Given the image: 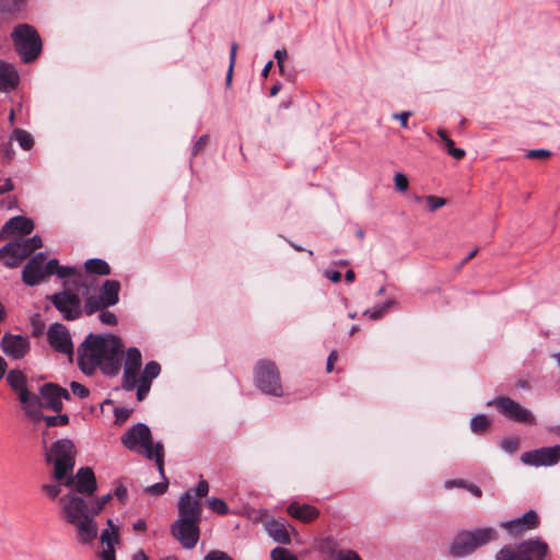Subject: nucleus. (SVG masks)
<instances>
[{
    "instance_id": "f257e3e1",
    "label": "nucleus",
    "mask_w": 560,
    "mask_h": 560,
    "mask_svg": "<svg viewBox=\"0 0 560 560\" xmlns=\"http://www.w3.org/2000/svg\"><path fill=\"white\" fill-rule=\"evenodd\" d=\"M122 342L115 335L89 334L78 348V365L85 375L97 368L107 376H115L121 366Z\"/></svg>"
},
{
    "instance_id": "f03ea898",
    "label": "nucleus",
    "mask_w": 560,
    "mask_h": 560,
    "mask_svg": "<svg viewBox=\"0 0 560 560\" xmlns=\"http://www.w3.org/2000/svg\"><path fill=\"white\" fill-rule=\"evenodd\" d=\"M178 517L171 525L172 536L185 549L196 547L200 537L202 504L192 497L191 489L184 492L177 503Z\"/></svg>"
},
{
    "instance_id": "7ed1b4c3",
    "label": "nucleus",
    "mask_w": 560,
    "mask_h": 560,
    "mask_svg": "<svg viewBox=\"0 0 560 560\" xmlns=\"http://www.w3.org/2000/svg\"><path fill=\"white\" fill-rule=\"evenodd\" d=\"M61 511L66 522L74 526L79 539L89 544L97 536L95 514L90 501L77 495L66 494L60 498Z\"/></svg>"
},
{
    "instance_id": "20e7f679",
    "label": "nucleus",
    "mask_w": 560,
    "mask_h": 560,
    "mask_svg": "<svg viewBox=\"0 0 560 560\" xmlns=\"http://www.w3.org/2000/svg\"><path fill=\"white\" fill-rule=\"evenodd\" d=\"M121 444L129 451L141 452L147 459L154 460L160 475H163L164 446L161 442L153 444L150 428L136 423L121 436Z\"/></svg>"
},
{
    "instance_id": "39448f33",
    "label": "nucleus",
    "mask_w": 560,
    "mask_h": 560,
    "mask_svg": "<svg viewBox=\"0 0 560 560\" xmlns=\"http://www.w3.org/2000/svg\"><path fill=\"white\" fill-rule=\"evenodd\" d=\"M77 450L69 439H60L47 445L44 442V457L48 465H52L54 478L63 481L72 474L75 465Z\"/></svg>"
},
{
    "instance_id": "423d86ee",
    "label": "nucleus",
    "mask_w": 560,
    "mask_h": 560,
    "mask_svg": "<svg viewBox=\"0 0 560 560\" xmlns=\"http://www.w3.org/2000/svg\"><path fill=\"white\" fill-rule=\"evenodd\" d=\"M11 38L15 51L23 62H33L40 55L43 44L34 26L30 24L16 25L11 33Z\"/></svg>"
},
{
    "instance_id": "0eeeda50",
    "label": "nucleus",
    "mask_w": 560,
    "mask_h": 560,
    "mask_svg": "<svg viewBox=\"0 0 560 560\" xmlns=\"http://www.w3.org/2000/svg\"><path fill=\"white\" fill-rule=\"evenodd\" d=\"M10 388L16 394L21 407L27 418H35L39 415L40 399L27 387V376L19 369H12L5 374Z\"/></svg>"
},
{
    "instance_id": "6e6552de",
    "label": "nucleus",
    "mask_w": 560,
    "mask_h": 560,
    "mask_svg": "<svg viewBox=\"0 0 560 560\" xmlns=\"http://www.w3.org/2000/svg\"><path fill=\"white\" fill-rule=\"evenodd\" d=\"M255 382L256 386L267 395L275 397H281L283 395L280 375L272 361L260 360L257 362Z\"/></svg>"
},
{
    "instance_id": "1a4fd4ad",
    "label": "nucleus",
    "mask_w": 560,
    "mask_h": 560,
    "mask_svg": "<svg viewBox=\"0 0 560 560\" xmlns=\"http://www.w3.org/2000/svg\"><path fill=\"white\" fill-rule=\"evenodd\" d=\"M48 299L66 320H75L83 313L79 295L71 290L56 292Z\"/></svg>"
},
{
    "instance_id": "9d476101",
    "label": "nucleus",
    "mask_w": 560,
    "mask_h": 560,
    "mask_svg": "<svg viewBox=\"0 0 560 560\" xmlns=\"http://www.w3.org/2000/svg\"><path fill=\"white\" fill-rule=\"evenodd\" d=\"M488 405H494L503 416L516 422L527 424H533L535 422L532 412L510 397H498L494 400L489 401Z\"/></svg>"
},
{
    "instance_id": "9b49d317",
    "label": "nucleus",
    "mask_w": 560,
    "mask_h": 560,
    "mask_svg": "<svg viewBox=\"0 0 560 560\" xmlns=\"http://www.w3.org/2000/svg\"><path fill=\"white\" fill-rule=\"evenodd\" d=\"M39 399L42 409L46 408L54 412L62 410V400H69L71 398L70 393L55 383H46L39 387Z\"/></svg>"
},
{
    "instance_id": "f8f14e48",
    "label": "nucleus",
    "mask_w": 560,
    "mask_h": 560,
    "mask_svg": "<svg viewBox=\"0 0 560 560\" xmlns=\"http://www.w3.org/2000/svg\"><path fill=\"white\" fill-rule=\"evenodd\" d=\"M521 460L527 466H553L560 460V445L525 452L522 454Z\"/></svg>"
},
{
    "instance_id": "ddd939ff",
    "label": "nucleus",
    "mask_w": 560,
    "mask_h": 560,
    "mask_svg": "<svg viewBox=\"0 0 560 560\" xmlns=\"http://www.w3.org/2000/svg\"><path fill=\"white\" fill-rule=\"evenodd\" d=\"M47 339L50 347L59 353L67 354L70 358L73 355V343L71 340L68 328L60 323H55L49 326L47 331Z\"/></svg>"
},
{
    "instance_id": "4468645a",
    "label": "nucleus",
    "mask_w": 560,
    "mask_h": 560,
    "mask_svg": "<svg viewBox=\"0 0 560 560\" xmlns=\"http://www.w3.org/2000/svg\"><path fill=\"white\" fill-rule=\"evenodd\" d=\"M66 487H73L78 493L85 495H93L97 490V483L95 479V475L90 467H81L75 476L70 474L65 479Z\"/></svg>"
},
{
    "instance_id": "2eb2a0df",
    "label": "nucleus",
    "mask_w": 560,
    "mask_h": 560,
    "mask_svg": "<svg viewBox=\"0 0 560 560\" xmlns=\"http://www.w3.org/2000/svg\"><path fill=\"white\" fill-rule=\"evenodd\" d=\"M25 238L9 242L0 248V260L8 268L18 267L32 252Z\"/></svg>"
},
{
    "instance_id": "dca6fc26",
    "label": "nucleus",
    "mask_w": 560,
    "mask_h": 560,
    "mask_svg": "<svg viewBox=\"0 0 560 560\" xmlns=\"http://www.w3.org/2000/svg\"><path fill=\"white\" fill-rule=\"evenodd\" d=\"M2 352L12 360H22L31 350V342L22 335L4 334L0 341Z\"/></svg>"
},
{
    "instance_id": "f3484780",
    "label": "nucleus",
    "mask_w": 560,
    "mask_h": 560,
    "mask_svg": "<svg viewBox=\"0 0 560 560\" xmlns=\"http://www.w3.org/2000/svg\"><path fill=\"white\" fill-rule=\"evenodd\" d=\"M45 261L44 253H37L27 261L22 270V280L26 285L35 287L46 279Z\"/></svg>"
},
{
    "instance_id": "a211bd4d",
    "label": "nucleus",
    "mask_w": 560,
    "mask_h": 560,
    "mask_svg": "<svg viewBox=\"0 0 560 560\" xmlns=\"http://www.w3.org/2000/svg\"><path fill=\"white\" fill-rule=\"evenodd\" d=\"M539 525V517L534 510H529L523 516L512 521L501 523L511 535L518 536L527 530L537 528Z\"/></svg>"
},
{
    "instance_id": "6ab92c4d",
    "label": "nucleus",
    "mask_w": 560,
    "mask_h": 560,
    "mask_svg": "<svg viewBox=\"0 0 560 560\" xmlns=\"http://www.w3.org/2000/svg\"><path fill=\"white\" fill-rule=\"evenodd\" d=\"M518 546L521 560H546L548 545L539 538L524 540Z\"/></svg>"
},
{
    "instance_id": "aec40b11",
    "label": "nucleus",
    "mask_w": 560,
    "mask_h": 560,
    "mask_svg": "<svg viewBox=\"0 0 560 560\" xmlns=\"http://www.w3.org/2000/svg\"><path fill=\"white\" fill-rule=\"evenodd\" d=\"M20 83V74L16 68L0 59V92L10 93L14 91Z\"/></svg>"
},
{
    "instance_id": "412c9836",
    "label": "nucleus",
    "mask_w": 560,
    "mask_h": 560,
    "mask_svg": "<svg viewBox=\"0 0 560 560\" xmlns=\"http://www.w3.org/2000/svg\"><path fill=\"white\" fill-rule=\"evenodd\" d=\"M476 550L470 541V538L467 534V532H462L457 534L451 545L448 546V553L453 558H464L471 553H474Z\"/></svg>"
},
{
    "instance_id": "4be33fe9",
    "label": "nucleus",
    "mask_w": 560,
    "mask_h": 560,
    "mask_svg": "<svg viewBox=\"0 0 560 560\" xmlns=\"http://www.w3.org/2000/svg\"><path fill=\"white\" fill-rule=\"evenodd\" d=\"M34 230V223L31 219L22 215H15L8 220L3 225V232L10 235H28Z\"/></svg>"
},
{
    "instance_id": "5701e85b",
    "label": "nucleus",
    "mask_w": 560,
    "mask_h": 560,
    "mask_svg": "<svg viewBox=\"0 0 560 560\" xmlns=\"http://www.w3.org/2000/svg\"><path fill=\"white\" fill-rule=\"evenodd\" d=\"M467 534L475 550L499 538V533L493 527H480L474 530H467Z\"/></svg>"
},
{
    "instance_id": "b1692460",
    "label": "nucleus",
    "mask_w": 560,
    "mask_h": 560,
    "mask_svg": "<svg viewBox=\"0 0 560 560\" xmlns=\"http://www.w3.org/2000/svg\"><path fill=\"white\" fill-rule=\"evenodd\" d=\"M288 513L304 523H310L318 517L319 511L310 504H299L296 502L291 503L288 506Z\"/></svg>"
},
{
    "instance_id": "393cba45",
    "label": "nucleus",
    "mask_w": 560,
    "mask_h": 560,
    "mask_svg": "<svg viewBox=\"0 0 560 560\" xmlns=\"http://www.w3.org/2000/svg\"><path fill=\"white\" fill-rule=\"evenodd\" d=\"M266 530L268 535L278 544L289 545L291 542L285 522L272 520L266 524Z\"/></svg>"
},
{
    "instance_id": "a878e982",
    "label": "nucleus",
    "mask_w": 560,
    "mask_h": 560,
    "mask_svg": "<svg viewBox=\"0 0 560 560\" xmlns=\"http://www.w3.org/2000/svg\"><path fill=\"white\" fill-rule=\"evenodd\" d=\"M120 283L117 280H105L100 288L98 294L108 306L116 305L119 301Z\"/></svg>"
},
{
    "instance_id": "bb28decb",
    "label": "nucleus",
    "mask_w": 560,
    "mask_h": 560,
    "mask_svg": "<svg viewBox=\"0 0 560 560\" xmlns=\"http://www.w3.org/2000/svg\"><path fill=\"white\" fill-rule=\"evenodd\" d=\"M84 268H85L86 273H90V275H98V276L110 275L109 265L101 258L88 259L84 264Z\"/></svg>"
},
{
    "instance_id": "cd10ccee",
    "label": "nucleus",
    "mask_w": 560,
    "mask_h": 560,
    "mask_svg": "<svg viewBox=\"0 0 560 560\" xmlns=\"http://www.w3.org/2000/svg\"><path fill=\"white\" fill-rule=\"evenodd\" d=\"M30 420L36 421H45L48 428L50 427H65L69 423L68 415H58V416H45L42 412V406L39 407V415L35 418H28Z\"/></svg>"
},
{
    "instance_id": "c85d7f7f",
    "label": "nucleus",
    "mask_w": 560,
    "mask_h": 560,
    "mask_svg": "<svg viewBox=\"0 0 560 560\" xmlns=\"http://www.w3.org/2000/svg\"><path fill=\"white\" fill-rule=\"evenodd\" d=\"M109 307L107 304H105L104 300L100 294L96 295H89L85 299V303L83 306V312L90 316L93 315L96 312L103 311L105 308Z\"/></svg>"
},
{
    "instance_id": "c756f323",
    "label": "nucleus",
    "mask_w": 560,
    "mask_h": 560,
    "mask_svg": "<svg viewBox=\"0 0 560 560\" xmlns=\"http://www.w3.org/2000/svg\"><path fill=\"white\" fill-rule=\"evenodd\" d=\"M139 371L140 369L124 365L122 388L125 390L130 392L136 388L140 377Z\"/></svg>"
},
{
    "instance_id": "7c9ffc66",
    "label": "nucleus",
    "mask_w": 560,
    "mask_h": 560,
    "mask_svg": "<svg viewBox=\"0 0 560 560\" xmlns=\"http://www.w3.org/2000/svg\"><path fill=\"white\" fill-rule=\"evenodd\" d=\"M107 526L108 528L104 529L101 534V540L107 548L112 549L118 539V528L112 520H107Z\"/></svg>"
},
{
    "instance_id": "2f4dec72",
    "label": "nucleus",
    "mask_w": 560,
    "mask_h": 560,
    "mask_svg": "<svg viewBox=\"0 0 560 560\" xmlns=\"http://www.w3.org/2000/svg\"><path fill=\"white\" fill-rule=\"evenodd\" d=\"M12 139H14L19 143V145L25 151L31 150L34 145V139L32 135L24 129H14L12 133Z\"/></svg>"
},
{
    "instance_id": "473e14b6",
    "label": "nucleus",
    "mask_w": 560,
    "mask_h": 560,
    "mask_svg": "<svg viewBox=\"0 0 560 560\" xmlns=\"http://www.w3.org/2000/svg\"><path fill=\"white\" fill-rule=\"evenodd\" d=\"M495 560H521L520 546L505 545L497 553Z\"/></svg>"
},
{
    "instance_id": "72a5a7b5",
    "label": "nucleus",
    "mask_w": 560,
    "mask_h": 560,
    "mask_svg": "<svg viewBox=\"0 0 560 560\" xmlns=\"http://www.w3.org/2000/svg\"><path fill=\"white\" fill-rule=\"evenodd\" d=\"M142 364L141 352L138 348L131 347L126 352L125 366L140 369Z\"/></svg>"
},
{
    "instance_id": "f704fd0d",
    "label": "nucleus",
    "mask_w": 560,
    "mask_h": 560,
    "mask_svg": "<svg viewBox=\"0 0 560 560\" xmlns=\"http://www.w3.org/2000/svg\"><path fill=\"white\" fill-rule=\"evenodd\" d=\"M162 481L156 482L154 485L148 486L144 488V492L152 494V495H162L164 494L168 489V479L165 476V472L163 471V475H161Z\"/></svg>"
},
{
    "instance_id": "c9c22d12",
    "label": "nucleus",
    "mask_w": 560,
    "mask_h": 560,
    "mask_svg": "<svg viewBox=\"0 0 560 560\" xmlns=\"http://www.w3.org/2000/svg\"><path fill=\"white\" fill-rule=\"evenodd\" d=\"M24 5V0H2L0 11L7 14H13L21 11Z\"/></svg>"
},
{
    "instance_id": "e433bc0d",
    "label": "nucleus",
    "mask_w": 560,
    "mask_h": 560,
    "mask_svg": "<svg viewBox=\"0 0 560 560\" xmlns=\"http://www.w3.org/2000/svg\"><path fill=\"white\" fill-rule=\"evenodd\" d=\"M161 372V366L156 361H150L145 364L144 370L140 377H144L148 382L152 383V380L158 377Z\"/></svg>"
},
{
    "instance_id": "4c0bfd02",
    "label": "nucleus",
    "mask_w": 560,
    "mask_h": 560,
    "mask_svg": "<svg viewBox=\"0 0 560 560\" xmlns=\"http://www.w3.org/2000/svg\"><path fill=\"white\" fill-rule=\"evenodd\" d=\"M489 427V420L483 415L475 416L470 421L471 431L475 433H481Z\"/></svg>"
},
{
    "instance_id": "58836bf2",
    "label": "nucleus",
    "mask_w": 560,
    "mask_h": 560,
    "mask_svg": "<svg viewBox=\"0 0 560 560\" xmlns=\"http://www.w3.org/2000/svg\"><path fill=\"white\" fill-rule=\"evenodd\" d=\"M207 502H208V508L212 512L220 514V515H225L228 513V505L223 500L218 499V498H209L207 500Z\"/></svg>"
},
{
    "instance_id": "ea45409f",
    "label": "nucleus",
    "mask_w": 560,
    "mask_h": 560,
    "mask_svg": "<svg viewBox=\"0 0 560 560\" xmlns=\"http://www.w3.org/2000/svg\"><path fill=\"white\" fill-rule=\"evenodd\" d=\"M151 382H148L147 378L144 377H139V382L137 383L136 387H137V399L139 401L143 400L148 393L150 392V388H151Z\"/></svg>"
},
{
    "instance_id": "a19ab883",
    "label": "nucleus",
    "mask_w": 560,
    "mask_h": 560,
    "mask_svg": "<svg viewBox=\"0 0 560 560\" xmlns=\"http://www.w3.org/2000/svg\"><path fill=\"white\" fill-rule=\"evenodd\" d=\"M238 49V45L236 43H232L231 50H230V66L226 73V85H230L232 82V75H233V68L236 60V52Z\"/></svg>"
},
{
    "instance_id": "79ce46f5",
    "label": "nucleus",
    "mask_w": 560,
    "mask_h": 560,
    "mask_svg": "<svg viewBox=\"0 0 560 560\" xmlns=\"http://www.w3.org/2000/svg\"><path fill=\"white\" fill-rule=\"evenodd\" d=\"M272 560H298L288 549L277 547L271 551Z\"/></svg>"
},
{
    "instance_id": "37998d69",
    "label": "nucleus",
    "mask_w": 560,
    "mask_h": 560,
    "mask_svg": "<svg viewBox=\"0 0 560 560\" xmlns=\"http://www.w3.org/2000/svg\"><path fill=\"white\" fill-rule=\"evenodd\" d=\"M110 499H112V494L107 493L94 501L93 500L90 501L95 516L105 508V505L109 502Z\"/></svg>"
},
{
    "instance_id": "c03bdc74",
    "label": "nucleus",
    "mask_w": 560,
    "mask_h": 560,
    "mask_svg": "<svg viewBox=\"0 0 560 560\" xmlns=\"http://www.w3.org/2000/svg\"><path fill=\"white\" fill-rule=\"evenodd\" d=\"M424 200L427 201L429 210L432 212L446 205L445 198L436 197V196H432V195L427 196L424 198Z\"/></svg>"
},
{
    "instance_id": "a18cd8bd",
    "label": "nucleus",
    "mask_w": 560,
    "mask_h": 560,
    "mask_svg": "<svg viewBox=\"0 0 560 560\" xmlns=\"http://www.w3.org/2000/svg\"><path fill=\"white\" fill-rule=\"evenodd\" d=\"M447 150V153L453 156L455 160H462L465 156V151L459 148H455L454 141L450 138L444 143Z\"/></svg>"
},
{
    "instance_id": "49530a36",
    "label": "nucleus",
    "mask_w": 560,
    "mask_h": 560,
    "mask_svg": "<svg viewBox=\"0 0 560 560\" xmlns=\"http://www.w3.org/2000/svg\"><path fill=\"white\" fill-rule=\"evenodd\" d=\"M191 492L192 497L196 498L199 502H201L200 499L205 498L209 492V483L206 480L201 479L198 482L196 489L191 490Z\"/></svg>"
},
{
    "instance_id": "de8ad7c7",
    "label": "nucleus",
    "mask_w": 560,
    "mask_h": 560,
    "mask_svg": "<svg viewBox=\"0 0 560 560\" xmlns=\"http://www.w3.org/2000/svg\"><path fill=\"white\" fill-rule=\"evenodd\" d=\"M70 388L73 395L78 396L80 399H84L90 395L89 388L78 382H71Z\"/></svg>"
},
{
    "instance_id": "09e8293b",
    "label": "nucleus",
    "mask_w": 560,
    "mask_h": 560,
    "mask_svg": "<svg viewBox=\"0 0 560 560\" xmlns=\"http://www.w3.org/2000/svg\"><path fill=\"white\" fill-rule=\"evenodd\" d=\"M395 188L398 191H406L409 187V180L402 173H396L394 177Z\"/></svg>"
},
{
    "instance_id": "8fccbe9b",
    "label": "nucleus",
    "mask_w": 560,
    "mask_h": 560,
    "mask_svg": "<svg viewBox=\"0 0 560 560\" xmlns=\"http://www.w3.org/2000/svg\"><path fill=\"white\" fill-rule=\"evenodd\" d=\"M518 439L517 438H509V439H504L502 442H501V447L506 452V453H515L518 448Z\"/></svg>"
},
{
    "instance_id": "3c124183",
    "label": "nucleus",
    "mask_w": 560,
    "mask_h": 560,
    "mask_svg": "<svg viewBox=\"0 0 560 560\" xmlns=\"http://www.w3.org/2000/svg\"><path fill=\"white\" fill-rule=\"evenodd\" d=\"M98 318L104 325L114 326L117 324V317L113 312L109 311H100Z\"/></svg>"
},
{
    "instance_id": "603ef678",
    "label": "nucleus",
    "mask_w": 560,
    "mask_h": 560,
    "mask_svg": "<svg viewBox=\"0 0 560 560\" xmlns=\"http://www.w3.org/2000/svg\"><path fill=\"white\" fill-rule=\"evenodd\" d=\"M43 491L51 499H56L61 492L60 483H48L43 486Z\"/></svg>"
},
{
    "instance_id": "864d4df0",
    "label": "nucleus",
    "mask_w": 560,
    "mask_h": 560,
    "mask_svg": "<svg viewBox=\"0 0 560 560\" xmlns=\"http://www.w3.org/2000/svg\"><path fill=\"white\" fill-rule=\"evenodd\" d=\"M44 268H45L46 278H48L51 275L58 273L60 264H59L58 259L52 258V259L48 260L46 264H44Z\"/></svg>"
},
{
    "instance_id": "5fc2aeb1",
    "label": "nucleus",
    "mask_w": 560,
    "mask_h": 560,
    "mask_svg": "<svg viewBox=\"0 0 560 560\" xmlns=\"http://www.w3.org/2000/svg\"><path fill=\"white\" fill-rule=\"evenodd\" d=\"M390 303L392 302H387L386 304H384L381 307L374 308L372 311H365L364 315H369V317L374 320L380 319L385 314V312Z\"/></svg>"
},
{
    "instance_id": "6e6d98bb",
    "label": "nucleus",
    "mask_w": 560,
    "mask_h": 560,
    "mask_svg": "<svg viewBox=\"0 0 560 560\" xmlns=\"http://www.w3.org/2000/svg\"><path fill=\"white\" fill-rule=\"evenodd\" d=\"M203 560H233L226 552L222 550H212L207 553Z\"/></svg>"
},
{
    "instance_id": "4d7b16f0",
    "label": "nucleus",
    "mask_w": 560,
    "mask_h": 560,
    "mask_svg": "<svg viewBox=\"0 0 560 560\" xmlns=\"http://www.w3.org/2000/svg\"><path fill=\"white\" fill-rule=\"evenodd\" d=\"M550 155H551L550 151L545 150V149L529 150L526 153V158L535 159V160L546 159V158H549Z\"/></svg>"
},
{
    "instance_id": "13d9d810",
    "label": "nucleus",
    "mask_w": 560,
    "mask_h": 560,
    "mask_svg": "<svg viewBox=\"0 0 560 560\" xmlns=\"http://www.w3.org/2000/svg\"><path fill=\"white\" fill-rule=\"evenodd\" d=\"M335 560H362L353 550H341L336 555Z\"/></svg>"
},
{
    "instance_id": "bf43d9fd",
    "label": "nucleus",
    "mask_w": 560,
    "mask_h": 560,
    "mask_svg": "<svg viewBox=\"0 0 560 560\" xmlns=\"http://www.w3.org/2000/svg\"><path fill=\"white\" fill-rule=\"evenodd\" d=\"M117 422H125L131 415V410L125 407H116L114 410Z\"/></svg>"
},
{
    "instance_id": "052dcab7",
    "label": "nucleus",
    "mask_w": 560,
    "mask_h": 560,
    "mask_svg": "<svg viewBox=\"0 0 560 560\" xmlns=\"http://www.w3.org/2000/svg\"><path fill=\"white\" fill-rule=\"evenodd\" d=\"M209 137L207 135L201 136L192 147V155H197L201 152L208 144Z\"/></svg>"
},
{
    "instance_id": "680f3d73",
    "label": "nucleus",
    "mask_w": 560,
    "mask_h": 560,
    "mask_svg": "<svg viewBox=\"0 0 560 560\" xmlns=\"http://www.w3.org/2000/svg\"><path fill=\"white\" fill-rule=\"evenodd\" d=\"M78 273L77 269L74 267H69V266H61L60 265V268L58 270V278L60 279H66V278H70V277H73Z\"/></svg>"
},
{
    "instance_id": "e2e57ef3",
    "label": "nucleus",
    "mask_w": 560,
    "mask_h": 560,
    "mask_svg": "<svg viewBox=\"0 0 560 560\" xmlns=\"http://www.w3.org/2000/svg\"><path fill=\"white\" fill-rule=\"evenodd\" d=\"M275 59L277 60V65L280 72H283V62L288 57V52L285 49H277L273 55Z\"/></svg>"
},
{
    "instance_id": "0e129e2a",
    "label": "nucleus",
    "mask_w": 560,
    "mask_h": 560,
    "mask_svg": "<svg viewBox=\"0 0 560 560\" xmlns=\"http://www.w3.org/2000/svg\"><path fill=\"white\" fill-rule=\"evenodd\" d=\"M26 244H28L30 250L33 253L35 249L40 248L43 246V242L40 236L35 235L30 238H25Z\"/></svg>"
},
{
    "instance_id": "69168bd1",
    "label": "nucleus",
    "mask_w": 560,
    "mask_h": 560,
    "mask_svg": "<svg viewBox=\"0 0 560 560\" xmlns=\"http://www.w3.org/2000/svg\"><path fill=\"white\" fill-rule=\"evenodd\" d=\"M14 189L11 178H0V195L9 192Z\"/></svg>"
},
{
    "instance_id": "338daca9",
    "label": "nucleus",
    "mask_w": 560,
    "mask_h": 560,
    "mask_svg": "<svg viewBox=\"0 0 560 560\" xmlns=\"http://www.w3.org/2000/svg\"><path fill=\"white\" fill-rule=\"evenodd\" d=\"M338 359V353L336 350H332L328 358H327V362H326V370L328 373H330L332 371V366H334V363L337 361Z\"/></svg>"
},
{
    "instance_id": "774afa93",
    "label": "nucleus",
    "mask_w": 560,
    "mask_h": 560,
    "mask_svg": "<svg viewBox=\"0 0 560 560\" xmlns=\"http://www.w3.org/2000/svg\"><path fill=\"white\" fill-rule=\"evenodd\" d=\"M325 277L334 283L341 281V273L337 270H327Z\"/></svg>"
}]
</instances>
